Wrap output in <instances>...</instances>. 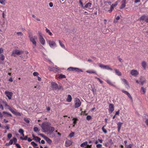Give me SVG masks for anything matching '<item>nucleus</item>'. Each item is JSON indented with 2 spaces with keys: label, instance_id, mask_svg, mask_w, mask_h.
Listing matches in <instances>:
<instances>
[{
  "label": "nucleus",
  "instance_id": "nucleus-22",
  "mask_svg": "<svg viewBox=\"0 0 148 148\" xmlns=\"http://www.w3.org/2000/svg\"><path fill=\"white\" fill-rule=\"evenodd\" d=\"M72 98L71 95H68L66 99V101L68 102H70L71 101Z\"/></svg>",
  "mask_w": 148,
  "mask_h": 148
},
{
  "label": "nucleus",
  "instance_id": "nucleus-32",
  "mask_svg": "<svg viewBox=\"0 0 148 148\" xmlns=\"http://www.w3.org/2000/svg\"><path fill=\"white\" fill-rule=\"evenodd\" d=\"M48 69L50 71H53L55 69V68L53 67H49Z\"/></svg>",
  "mask_w": 148,
  "mask_h": 148
},
{
  "label": "nucleus",
  "instance_id": "nucleus-50",
  "mask_svg": "<svg viewBox=\"0 0 148 148\" xmlns=\"http://www.w3.org/2000/svg\"><path fill=\"white\" fill-rule=\"evenodd\" d=\"M101 146L102 145L101 144H97L96 145V147L97 148H101Z\"/></svg>",
  "mask_w": 148,
  "mask_h": 148
},
{
  "label": "nucleus",
  "instance_id": "nucleus-48",
  "mask_svg": "<svg viewBox=\"0 0 148 148\" xmlns=\"http://www.w3.org/2000/svg\"><path fill=\"white\" fill-rule=\"evenodd\" d=\"M13 141H14V144H16V143L17 140L16 138H13Z\"/></svg>",
  "mask_w": 148,
  "mask_h": 148
},
{
  "label": "nucleus",
  "instance_id": "nucleus-9",
  "mask_svg": "<svg viewBox=\"0 0 148 148\" xmlns=\"http://www.w3.org/2000/svg\"><path fill=\"white\" fill-rule=\"evenodd\" d=\"M122 80L126 88L127 89H129L130 88V86L127 81L125 79H122Z\"/></svg>",
  "mask_w": 148,
  "mask_h": 148
},
{
  "label": "nucleus",
  "instance_id": "nucleus-62",
  "mask_svg": "<svg viewBox=\"0 0 148 148\" xmlns=\"http://www.w3.org/2000/svg\"><path fill=\"white\" fill-rule=\"evenodd\" d=\"M38 34L39 36V37H42V34L40 32H38Z\"/></svg>",
  "mask_w": 148,
  "mask_h": 148
},
{
  "label": "nucleus",
  "instance_id": "nucleus-58",
  "mask_svg": "<svg viewBox=\"0 0 148 148\" xmlns=\"http://www.w3.org/2000/svg\"><path fill=\"white\" fill-rule=\"evenodd\" d=\"M13 143V141L12 140H10L9 143V144H10V145H12Z\"/></svg>",
  "mask_w": 148,
  "mask_h": 148
},
{
  "label": "nucleus",
  "instance_id": "nucleus-47",
  "mask_svg": "<svg viewBox=\"0 0 148 148\" xmlns=\"http://www.w3.org/2000/svg\"><path fill=\"white\" fill-rule=\"evenodd\" d=\"M12 136V134H8L7 135V137L9 139H10V138H11Z\"/></svg>",
  "mask_w": 148,
  "mask_h": 148
},
{
  "label": "nucleus",
  "instance_id": "nucleus-52",
  "mask_svg": "<svg viewBox=\"0 0 148 148\" xmlns=\"http://www.w3.org/2000/svg\"><path fill=\"white\" fill-rule=\"evenodd\" d=\"M38 130V128L37 127H35L34 128V130L35 132H36Z\"/></svg>",
  "mask_w": 148,
  "mask_h": 148
},
{
  "label": "nucleus",
  "instance_id": "nucleus-2",
  "mask_svg": "<svg viewBox=\"0 0 148 148\" xmlns=\"http://www.w3.org/2000/svg\"><path fill=\"white\" fill-rule=\"evenodd\" d=\"M29 38L30 41L34 45L33 46V49H34L36 45V41L37 40V37L35 36H33L29 35Z\"/></svg>",
  "mask_w": 148,
  "mask_h": 148
},
{
  "label": "nucleus",
  "instance_id": "nucleus-41",
  "mask_svg": "<svg viewBox=\"0 0 148 148\" xmlns=\"http://www.w3.org/2000/svg\"><path fill=\"white\" fill-rule=\"evenodd\" d=\"M86 119L88 120H90L91 119V117L90 116H87L86 117Z\"/></svg>",
  "mask_w": 148,
  "mask_h": 148
},
{
  "label": "nucleus",
  "instance_id": "nucleus-59",
  "mask_svg": "<svg viewBox=\"0 0 148 148\" xmlns=\"http://www.w3.org/2000/svg\"><path fill=\"white\" fill-rule=\"evenodd\" d=\"M15 145L16 147H18V148H21V147L19 144L17 143L15 144Z\"/></svg>",
  "mask_w": 148,
  "mask_h": 148
},
{
  "label": "nucleus",
  "instance_id": "nucleus-18",
  "mask_svg": "<svg viewBox=\"0 0 148 148\" xmlns=\"http://www.w3.org/2000/svg\"><path fill=\"white\" fill-rule=\"evenodd\" d=\"M141 65L144 69H145L147 66V63L145 61H143L141 63Z\"/></svg>",
  "mask_w": 148,
  "mask_h": 148
},
{
  "label": "nucleus",
  "instance_id": "nucleus-24",
  "mask_svg": "<svg viewBox=\"0 0 148 148\" xmlns=\"http://www.w3.org/2000/svg\"><path fill=\"white\" fill-rule=\"evenodd\" d=\"M91 5V3L89 2L86 4L85 6L84 7V8H87L90 7Z\"/></svg>",
  "mask_w": 148,
  "mask_h": 148
},
{
  "label": "nucleus",
  "instance_id": "nucleus-5",
  "mask_svg": "<svg viewBox=\"0 0 148 148\" xmlns=\"http://www.w3.org/2000/svg\"><path fill=\"white\" fill-rule=\"evenodd\" d=\"M81 104V102L80 100L79 99L76 98L75 101V108H77L79 107Z\"/></svg>",
  "mask_w": 148,
  "mask_h": 148
},
{
  "label": "nucleus",
  "instance_id": "nucleus-51",
  "mask_svg": "<svg viewBox=\"0 0 148 148\" xmlns=\"http://www.w3.org/2000/svg\"><path fill=\"white\" fill-rule=\"evenodd\" d=\"M39 135H40V136H41L43 138L45 139V138H46V136H45V135H44L43 134H38Z\"/></svg>",
  "mask_w": 148,
  "mask_h": 148
},
{
  "label": "nucleus",
  "instance_id": "nucleus-56",
  "mask_svg": "<svg viewBox=\"0 0 148 148\" xmlns=\"http://www.w3.org/2000/svg\"><path fill=\"white\" fill-rule=\"evenodd\" d=\"M117 5V4H112L111 6V7L112 8H113L116 6V5Z\"/></svg>",
  "mask_w": 148,
  "mask_h": 148
},
{
  "label": "nucleus",
  "instance_id": "nucleus-53",
  "mask_svg": "<svg viewBox=\"0 0 148 148\" xmlns=\"http://www.w3.org/2000/svg\"><path fill=\"white\" fill-rule=\"evenodd\" d=\"M4 59V57L3 55L1 54V59L2 60H3Z\"/></svg>",
  "mask_w": 148,
  "mask_h": 148
},
{
  "label": "nucleus",
  "instance_id": "nucleus-14",
  "mask_svg": "<svg viewBox=\"0 0 148 148\" xmlns=\"http://www.w3.org/2000/svg\"><path fill=\"white\" fill-rule=\"evenodd\" d=\"M126 0H123L122 2V4L120 8L121 9L124 8L125 6Z\"/></svg>",
  "mask_w": 148,
  "mask_h": 148
},
{
  "label": "nucleus",
  "instance_id": "nucleus-3",
  "mask_svg": "<svg viewBox=\"0 0 148 148\" xmlns=\"http://www.w3.org/2000/svg\"><path fill=\"white\" fill-rule=\"evenodd\" d=\"M67 70L68 71H75L78 72H82V70L79 68H73L72 67H69L67 69Z\"/></svg>",
  "mask_w": 148,
  "mask_h": 148
},
{
  "label": "nucleus",
  "instance_id": "nucleus-26",
  "mask_svg": "<svg viewBox=\"0 0 148 148\" xmlns=\"http://www.w3.org/2000/svg\"><path fill=\"white\" fill-rule=\"evenodd\" d=\"M18 132L22 134L23 136H24V135L23 134L24 131L23 129H20L18 130Z\"/></svg>",
  "mask_w": 148,
  "mask_h": 148
},
{
  "label": "nucleus",
  "instance_id": "nucleus-37",
  "mask_svg": "<svg viewBox=\"0 0 148 148\" xmlns=\"http://www.w3.org/2000/svg\"><path fill=\"white\" fill-rule=\"evenodd\" d=\"M24 120L27 123H29V121L27 118H24Z\"/></svg>",
  "mask_w": 148,
  "mask_h": 148
},
{
  "label": "nucleus",
  "instance_id": "nucleus-39",
  "mask_svg": "<svg viewBox=\"0 0 148 148\" xmlns=\"http://www.w3.org/2000/svg\"><path fill=\"white\" fill-rule=\"evenodd\" d=\"M16 34L18 35V36H22L23 35V34L21 32H17L16 33Z\"/></svg>",
  "mask_w": 148,
  "mask_h": 148
},
{
  "label": "nucleus",
  "instance_id": "nucleus-45",
  "mask_svg": "<svg viewBox=\"0 0 148 148\" xmlns=\"http://www.w3.org/2000/svg\"><path fill=\"white\" fill-rule=\"evenodd\" d=\"M14 114L16 115H19V116H21V113L18 112H15Z\"/></svg>",
  "mask_w": 148,
  "mask_h": 148
},
{
  "label": "nucleus",
  "instance_id": "nucleus-6",
  "mask_svg": "<svg viewBox=\"0 0 148 148\" xmlns=\"http://www.w3.org/2000/svg\"><path fill=\"white\" fill-rule=\"evenodd\" d=\"M99 67L101 68L110 70L111 71H112V69L108 65H103L101 64H99Z\"/></svg>",
  "mask_w": 148,
  "mask_h": 148
},
{
  "label": "nucleus",
  "instance_id": "nucleus-63",
  "mask_svg": "<svg viewBox=\"0 0 148 148\" xmlns=\"http://www.w3.org/2000/svg\"><path fill=\"white\" fill-rule=\"evenodd\" d=\"M49 5L50 7H52L53 6V3L52 2H50L49 3Z\"/></svg>",
  "mask_w": 148,
  "mask_h": 148
},
{
  "label": "nucleus",
  "instance_id": "nucleus-31",
  "mask_svg": "<svg viewBox=\"0 0 148 148\" xmlns=\"http://www.w3.org/2000/svg\"><path fill=\"white\" fill-rule=\"evenodd\" d=\"M106 82H107V83L108 84H109L110 85H111V86H115L113 85L112 83V82H111L109 80H107V81H106Z\"/></svg>",
  "mask_w": 148,
  "mask_h": 148
},
{
  "label": "nucleus",
  "instance_id": "nucleus-4",
  "mask_svg": "<svg viewBox=\"0 0 148 148\" xmlns=\"http://www.w3.org/2000/svg\"><path fill=\"white\" fill-rule=\"evenodd\" d=\"M24 52L22 51H20L19 50H15L13 51L11 55L12 56H15V54H16L18 55H20L22 53H23Z\"/></svg>",
  "mask_w": 148,
  "mask_h": 148
},
{
  "label": "nucleus",
  "instance_id": "nucleus-11",
  "mask_svg": "<svg viewBox=\"0 0 148 148\" xmlns=\"http://www.w3.org/2000/svg\"><path fill=\"white\" fill-rule=\"evenodd\" d=\"M109 112L110 113H111L114 110V106L113 104L112 103H110L109 105Z\"/></svg>",
  "mask_w": 148,
  "mask_h": 148
},
{
  "label": "nucleus",
  "instance_id": "nucleus-49",
  "mask_svg": "<svg viewBox=\"0 0 148 148\" xmlns=\"http://www.w3.org/2000/svg\"><path fill=\"white\" fill-rule=\"evenodd\" d=\"M74 135V132H72L70 134L69 136L70 137H72Z\"/></svg>",
  "mask_w": 148,
  "mask_h": 148
},
{
  "label": "nucleus",
  "instance_id": "nucleus-21",
  "mask_svg": "<svg viewBox=\"0 0 148 148\" xmlns=\"http://www.w3.org/2000/svg\"><path fill=\"white\" fill-rule=\"evenodd\" d=\"M31 144L33 146L34 148H38L37 146V144L34 142H32Z\"/></svg>",
  "mask_w": 148,
  "mask_h": 148
},
{
  "label": "nucleus",
  "instance_id": "nucleus-16",
  "mask_svg": "<svg viewBox=\"0 0 148 148\" xmlns=\"http://www.w3.org/2000/svg\"><path fill=\"white\" fill-rule=\"evenodd\" d=\"M39 40L41 43L42 45H44L45 44V40L42 37H39Z\"/></svg>",
  "mask_w": 148,
  "mask_h": 148
},
{
  "label": "nucleus",
  "instance_id": "nucleus-1",
  "mask_svg": "<svg viewBox=\"0 0 148 148\" xmlns=\"http://www.w3.org/2000/svg\"><path fill=\"white\" fill-rule=\"evenodd\" d=\"M51 123L48 122L42 123L41 127L42 128V131L44 132H47V134L50 137H53L54 134L53 132L54 130V127L50 126Z\"/></svg>",
  "mask_w": 148,
  "mask_h": 148
},
{
  "label": "nucleus",
  "instance_id": "nucleus-28",
  "mask_svg": "<svg viewBox=\"0 0 148 148\" xmlns=\"http://www.w3.org/2000/svg\"><path fill=\"white\" fill-rule=\"evenodd\" d=\"M58 78L60 79H61L62 78H66V76L64 75L60 74Z\"/></svg>",
  "mask_w": 148,
  "mask_h": 148
},
{
  "label": "nucleus",
  "instance_id": "nucleus-8",
  "mask_svg": "<svg viewBox=\"0 0 148 148\" xmlns=\"http://www.w3.org/2000/svg\"><path fill=\"white\" fill-rule=\"evenodd\" d=\"M58 85L54 82H52L51 83V87L53 90H56L58 89Z\"/></svg>",
  "mask_w": 148,
  "mask_h": 148
},
{
  "label": "nucleus",
  "instance_id": "nucleus-23",
  "mask_svg": "<svg viewBox=\"0 0 148 148\" xmlns=\"http://www.w3.org/2000/svg\"><path fill=\"white\" fill-rule=\"evenodd\" d=\"M146 92V89L143 87H142L141 89V92L142 94H144Z\"/></svg>",
  "mask_w": 148,
  "mask_h": 148
},
{
  "label": "nucleus",
  "instance_id": "nucleus-40",
  "mask_svg": "<svg viewBox=\"0 0 148 148\" xmlns=\"http://www.w3.org/2000/svg\"><path fill=\"white\" fill-rule=\"evenodd\" d=\"M35 139L36 140H38V141L40 143V140H41L40 138H39V137H38L37 136H36V138H35Z\"/></svg>",
  "mask_w": 148,
  "mask_h": 148
},
{
  "label": "nucleus",
  "instance_id": "nucleus-7",
  "mask_svg": "<svg viewBox=\"0 0 148 148\" xmlns=\"http://www.w3.org/2000/svg\"><path fill=\"white\" fill-rule=\"evenodd\" d=\"M140 20L145 21L146 23H148V16L143 15L139 18Z\"/></svg>",
  "mask_w": 148,
  "mask_h": 148
},
{
  "label": "nucleus",
  "instance_id": "nucleus-10",
  "mask_svg": "<svg viewBox=\"0 0 148 148\" xmlns=\"http://www.w3.org/2000/svg\"><path fill=\"white\" fill-rule=\"evenodd\" d=\"M5 93L9 99H11V97L13 94L12 92L6 91Z\"/></svg>",
  "mask_w": 148,
  "mask_h": 148
},
{
  "label": "nucleus",
  "instance_id": "nucleus-60",
  "mask_svg": "<svg viewBox=\"0 0 148 148\" xmlns=\"http://www.w3.org/2000/svg\"><path fill=\"white\" fill-rule=\"evenodd\" d=\"M86 72L88 73H95V71H86Z\"/></svg>",
  "mask_w": 148,
  "mask_h": 148
},
{
  "label": "nucleus",
  "instance_id": "nucleus-38",
  "mask_svg": "<svg viewBox=\"0 0 148 148\" xmlns=\"http://www.w3.org/2000/svg\"><path fill=\"white\" fill-rule=\"evenodd\" d=\"M8 109H9L13 113V114H14L15 112V111H14V110L13 109H12V108H10V107L9 108H8Z\"/></svg>",
  "mask_w": 148,
  "mask_h": 148
},
{
  "label": "nucleus",
  "instance_id": "nucleus-46",
  "mask_svg": "<svg viewBox=\"0 0 148 148\" xmlns=\"http://www.w3.org/2000/svg\"><path fill=\"white\" fill-rule=\"evenodd\" d=\"M58 89L59 90H63L62 86L60 85H59V86H58Z\"/></svg>",
  "mask_w": 148,
  "mask_h": 148
},
{
  "label": "nucleus",
  "instance_id": "nucleus-64",
  "mask_svg": "<svg viewBox=\"0 0 148 148\" xmlns=\"http://www.w3.org/2000/svg\"><path fill=\"white\" fill-rule=\"evenodd\" d=\"M145 123L146 125L148 126V119H147L145 121Z\"/></svg>",
  "mask_w": 148,
  "mask_h": 148
},
{
  "label": "nucleus",
  "instance_id": "nucleus-44",
  "mask_svg": "<svg viewBox=\"0 0 148 148\" xmlns=\"http://www.w3.org/2000/svg\"><path fill=\"white\" fill-rule=\"evenodd\" d=\"M102 130L105 133H107V131L104 128V126L102 127Z\"/></svg>",
  "mask_w": 148,
  "mask_h": 148
},
{
  "label": "nucleus",
  "instance_id": "nucleus-33",
  "mask_svg": "<svg viewBox=\"0 0 148 148\" xmlns=\"http://www.w3.org/2000/svg\"><path fill=\"white\" fill-rule=\"evenodd\" d=\"M46 32L47 33H48L50 35V36L52 35V33H51V32H50V31H49V29H48L47 28L46 29Z\"/></svg>",
  "mask_w": 148,
  "mask_h": 148
},
{
  "label": "nucleus",
  "instance_id": "nucleus-57",
  "mask_svg": "<svg viewBox=\"0 0 148 148\" xmlns=\"http://www.w3.org/2000/svg\"><path fill=\"white\" fill-rule=\"evenodd\" d=\"M126 148H132V146L131 145H125Z\"/></svg>",
  "mask_w": 148,
  "mask_h": 148
},
{
  "label": "nucleus",
  "instance_id": "nucleus-55",
  "mask_svg": "<svg viewBox=\"0 0 148 148\" xmlns=\"http://www.w3.org/2000/svg\"><path fill=\"white\" fill-rule=\"evenodd\" d=\"M3 103H4L5 104V106L7 107L8 108H9L10 107L7 104V103H6V102H4V101H3Z\"/></svg>",
  "mask_w": 148,
  "mask_h": 148
},
{
  "label": "nucleus",
  "instance_id": "nucleus-35",
  "mask_svg": "<svg viewBox=\"0 0 148 148\" xmlns=\"http://www.w3.org/2000/svg\"><path fill=\"white\" fill-rule=\"evenodd\" d=\"M59 43L60 45L61 46L64 48H65L64 45L63 44L60 40L59 41Z\"/></svg>",
  "mask_w": 148,
  "mask_h": 148
},
{
  "label": "nucleus",
  "instance_id": "nucleus-42",
  "mask_svg": "<svg viewBox=\"0 0 148 148\" xmlns=\"http://www.w3.org/2000/svg\"><path fill=\"white\" fill-rule=\"evenodd\" d=\"M33 74L34 76H38V75L39 74L37 72H35L33 73Z\"/></svg>",
  "mask_w": 148,
  "mask_h": 148
},
{
  "label": "nucleus",
  "instance_id": "nucleus-15",
  "mask_svg": "<svg viewBox=\"0 0 148 148\" xmlns=\"http://www.w3.org/2000/svg\"><path fill=\"white\" fill-rule=\"evenodd\" d=\"M72 144L71 142L69 140H66L65 143V145L66 147L69 146Z\"/></svg>",
  "mask_w": 148,
  "mask_h": 148
},
{
  "label": "nucleus",
  "instance_id": "nucleus-19",
  "mask_svg": "<svg viewBox=\"0 0 148 148\" xmlns=\"http://www.w3.org/2000/svg\"><path fill=\"white\" fill-rule=\"evenodd\" d=\"M114 70L115 71V73L116 75L119 76L121 75V73L119 70L116 69H114Z\"/></svg>",
  "mask_w": 148,
  "mask_h": 148
},
{
  "label": "nucleus",
  "instance_id": "nucleus-17",
  "mask_svg": "<svg viewBox=\"0 0 148 148\" xmlns=\"http://www.w3.org/2000/svg\"><path fill=\"white\" fill-rule=\"evenodd\" d=\"M140 82L141 84L142 85H143L146 82V79L145 78H143L142 77H141Z\"/></svg>",
  "mask_w": 148,
  "mask_h": 148
},
{
  "label": "nucleus",
  "instance_id": "nucleus-20",
  "mask_svg": "<svg viewBox=\"0 0 148 148\" xmlns=\"http://www.w3.org/2000/svg\"><path fill=\"white\" fill-rule=\"evenodd\" d=\"M122 91L123 92L126 94L130 97V98L132 99V97L130 95L128 92L125 91L123 90H122Z\"/></svg>",
  "mask_w": 148,
  "mask_h": 148
},
{
  "label": "nucleus",
  "instance_id": "nucleus-36",
  "mask_svg": "<svg viewBox=\"0 0 148 148\" xmlns=\"http://www.w3.org/2000/svg\"><path fill=\"white\" fill-rule=\"evenodd\" d=\"M5 0H0V3L3 5H5Z\"/></svg>",
  "mask_w": 148,
  "mask_h": 148
},
{
  "label": "nucleus",
  "instance_id": "nucleus-29",
  "mask_svg": "<svg viewBox=\"0 0 148 148\" xmlns=\"http://www.w3.org/2000/svg\"><path fill=\"white\" fill-rule=\"evenodd\" d=\"M113 143L112 142V139H110L109 141L107 143V144L110 145H112L113 144Z\"/></svg>",
  "mask_w": 148,
  "mask_h": 148
},
{
  "label": "nucleus",
  "instance_id": "nucleus-61",
  "mask_svg": "<svg viewBox=\"0 0 148 148\" xmlns=\"http://www.w3.org/2000/svg\"><path fill=\"white\" fill-rule=\"evenodd\" d=\"M3 49L2 48H0V54L3 53Z\"/></svg>",
  "mask_w": 148,
  "mask_h": 148
},
{
  "label": "nucleus",
  "instance_id": "nucleus-54",
  "mask_svg": "<svg viewBox=\"0 0 148 148\" xmlns=\"http://www.w3.org/2000/svg\"><path fill=\"white\" fill-rule=\"evenodd\" d=\"M96 78L100 82V83L102 84L103 83V81H102L99 78H97V77H96Z\"/></svg>",
  "mask_w": 148,
  "mask_h": 148
},
{
  "label": "nucleus",
  "instance_id": "nucleus-34",
  "mask_svg": "<svg viewBox=\"0 0 148 148\" xmlns=\"http://www.w3.org/2000/svg\"><path fill=\"white\" fill-rule=\"evenodd\" d=\"M20 138L22 140H26L27 139V136H25L24 138H23L22 137H20Z\"/></svg>",
  "mask_w": 148,
  "mask_h": 148
},
{
  "label": "nucleus",
  "instance_id": "nucleus-30",
  "mask_svg": "<svg viewBox=\"0 0 148 148\" xmlns=\"http://www.w3.org/2000/svg\"><path fill=\"white\" fill-rule=\"evenodd\" d=\"M73 123L74 124V125H73V127H74L75 126V125L76 123L77 119L73 118Z\"/></svg>",
  "mask_w": 148,
  "mask_h": 148
},
{
  "label": "nucleus",
  "instance_id": "nucleus-25",
  "mask_svg": "<svg viewBox=\"0 0 148 148\" xmlns=\"http://www.w3.org/2000/svg\"><path fill=\"white\" fill-rule=\"evenodd\" d=\"M45 139L46 140L48 143L50 144L52 143L51 140L47 137L45 138Z\"/></svg>",
  "mask_w": 148,
  "mask_h": 148
},
{
  "label": "nucleus",
  "instance_id": "nucleus-13",
  "mask_svg": "<svg viewBox=\"0 0 148 148\" xmlns=\"http://www.w3.org/2000/svg\"><path fill=\"white\" fill-rule=\"evenodd\" d=\"M49 46L51 47H53L54 46H56V45L55 42L53 41H48Z\"/></svg>",
  "mask_w": 148,
  "mask_h": 148
},
{
  "label": "nucleus",
  "instance_id": "nucleus-43",
  "mask_svg": "<svg viewBox=\"0 0 148 148\" xmlns=\"http://www.w3.org/2000/svg\"><path fill=\"white\" fill-rule=\"evenodd\" d=\"M122 123L120 122H119L118 123V127L121 128Z\"/></svg>",
  "mask_w": 148,
  "mask_h": 148
},
{
  "label": "nucleus",
  "instance_id": "nucleus-27",
  "mask_svg": "<svg viewBox=\"0 0 148 148\" xmlns=\"http://www.w3.org/2000/svg\"><path fill=\"white\" fill-rule=\"evenodd\" d=\"M87 142H85L81 144L80 145V146L82 147H84L85 146H87Z\"/></svg>",
  "mask_w": 148,
  "mask_h": 148
},
{
  "label": "nucleus",
  "instance_id": "nucleus-12",
  "mask_svg": "<svg viewBox=\"0 0 148 148\" xmlns=\"http://www.w3.org/2000/svg\"><path fill=\"white\" fill-rule=\"evenodd\" d=\"M131 74L132 75L136 77L138 75L139 73L137 70H132L131 71Z\"/></svg>",
  "mask_w": 148,
  "mask_h": 148
}]
</instances>
